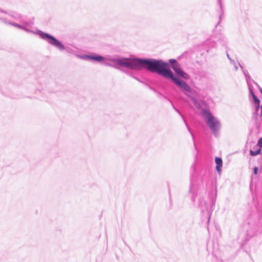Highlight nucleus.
Listing matches in <instances>:
<instances>
[{
	"instance_id": "obj_3",
	"label": "nucleus",
	"mask_w": 262,
	"mask_h": 262,
	"mask_svg": "<svg viewBox=\"0 0 262 262\" xmlns=\"http://www.w3.org/2000/svg\"><path fill=\"white\" fill-rule=\"evenodd\" d=\"M201 114L213 135L215 137H217L219 135V130L221 127V124L219 120L215 118L207 110H202Z\"/></svg>"
},
{
	"instance_id": "obj_2",
	"label": "nucleus",
	"mask_w": 262,
	"mask_h": 262,
	"mask_svg": "<svg viewBox=\"0 0 262 262\" xmlns=\"http://www.w3.org/2000/svg\"><path fill=\"white\" fill-rule=\"evenodd\" d=\"M106 60L113 63L106 62L105 65L117 68L120 66L132 70H140L143 68L147 70L149 59H142L139 58H116L108 57Z\"/></svg>"
},
{
	"instance_id": "obj_22",
	"label": "nucleus",
	"mask_w": 262,
	"mask_h": 262,
	"mask_svg": "<svg viewBox=\"0 0 262 262\" xmlns=\"http://www.w3.org/2000/svg\"><path fill=\"white\" fill-rule=\"evenodd\" d=\"M222 166H219V165H216V171L218 172H220L221 171V167H222Z\"/></svg>"
},
{
	"instance_id": "obj_4",
	"label": "nucleus",
	"mask_w": 262,
	"mask_h": 262,
	"mask_svg": "<svg viewBox=\"0 0 262 262\" xmlns=\"http://www.w3.org/2000/svg\"><path fill=\"white\" fill-rule=\"evenodd\" d=\"M256 212L255 214V225L251 229L248 230L247 235L250 237L257 235L261 232L260 227L262 225V205L256 206Z\"/></svg>"
},
{
	"instance_id": "obj_28",
	"label": "nucleus",
	"mask_w": 262,
	"mask_h": 262,
	"mask_svg": "<svg viewBox=\"0 0 262 262\" xmlns=\"http://www.w3.org/2000/svg\"><path fill=\"white\" fill-rule=\"evenodd\" d=\"M218 2L220 4L221 3V0H218Z\"/></svg>"
},
{
	"instance_id": "obj_1",
	"label": "nucleus",
	"mask_w": 262,
	"mask_h": 262,
	"mask_svg": "<svg viewBox=\"0 0 262 262\" xmlns=\"http://www.w3.org/2000/svg\"><path fill=\"white\" fill-rule=\"evenodd\" d=\"M147 70L172 82H184V80L190 79L189 75L181 67L173 68L172 71L169 68L168 63L161 59H149Z\"/></svg>"
},
{
	"instance_id": "obj_13",
	"label": "nucleus",
	"mask_w": 262,
	"mask_h": 262,
	"mask_svg": "<svg viewBox=\"0 0 262 262\" xmlns=\"http://www.w3.org/2000/svg\"><path fill=\"white\" fill-rule=\"evenodd\" d=\"M0 19L2 20L5 24H9L10 25L13 26L14 27H16L21 29H24L23 26H22L20 25H19L18 24L14 23H11V22H7L5 19H3V18H0Z\"/></svg>"
},
{
	"instance_id": "obj_20",
	"label": "nucleus",
	"mask_w": 262,
	"mask_h": 262,
	"mask_svg": "<svg viewBox=\"0 0 262 262\" xmlns=\"http://www.w3.org/2000/svg\"><path fill=\"white\" fill-rule=\"evenodd\" d=\"M248 86H249L250 94L252 97H253V96L255 95V94L254 93V92H253L252 89L250 88V86L249 85H248Z\"/></svg>"
},
{
	"instance_id": "obj_5",
	"label": "nucleus",
	"mask_w": 262,
	"mask_h": 262,
	"mask_svg": "<svg viewBox=\"0 0 262 262\" xmlns=\"http://www.w3.org/2000/svg\"><path fill=\"white\" fill-rule=\"evenodd\" d=\"M177 86L188 97L191 98L192 103L197 108H200L201 107V102L198 101L195 96L198 95L196 91L192 90L187 83H175Z\"/></svg>"
},
{
	"instance_id": "obj_21",
	"label": "nucleus",
	"mask_w": 262,
	"mask_h": 262,
	"mask_svg": "<svg viewBox=\"0 0 262 262\" xmlns=\"http://www.w3.org/2000/svg\"><path fill=\"white\" fill-rule=\"evenodd\" d=\"M258 170V168L257 167H255L253 169V173L254 174L256 175L257 174Z\"/></svg>"
},
{
	"instance_id": "obj_19",
	"label": "nucleus",
	"mask_w": 262,
	"mask_h": 262,
	"mask_svg": "<svg viewBox=\"0 0 262 262\" xmlns=\"http://www.w3.org/2000/svg\"><path fill=\"white\" fill-rule=\"evenodd\" d=\"M256 145L260 148H262V138L259 139Z\"/></svg>"
},
{
	"instance_id": "obj_11",
	"label": "nucleus",
	"mask_w": 262,
	"mask_h": 262,
	"mask_svg": "<svg viewBox=\"0 0 262 262\" xmlns=\"http://www.w3.org/2000/svg\"><path fill=\"white\" fill-rule=\"evenodd\" d=\"M168 64L169 63L171 64V68L173 70V68L174 67H180V64L179 62L174 59H170L168 60Z\"/></svg>"
},
{
	"instance_id": "obj_6",
	"label": "nucleus",
	"mask_w": 262,
	"mask_h": 262,
	"mask_svg": "<svg viewBox=\"0 0 262 262\" xmlns=\"http://www.w3.org/2000/svg\"><path fill=\"white\" fill-rule=\"evenodd\" d=\"M36 33L41 39L45 40L49 44L56 48L58 50L61 51L65 50L64 46L59 40L50 34L45 33L41 30H37Z\"/></svg>"
},
{
	"instance_id": "obj_12",
	"label": "nucleus",
	"mask_w": 262,
	"mask_h": 262,
	"mask_svg": "<svg viewBox=\"0 0 262 262\" xmlns=\"http://www.w3.org/2000/svg\"><path fill=\"white\" fill-rule=\"evenodd\" d=\"M216 41L220 42L223 46L226 44V38L221 33L219 34V36L217 37Z\"/></svg>"
},
{
	"instance_id": "obj_24",
	"label": "nucleus",
	"mask_w": 262,
	"mask_h": 262,
	"mask_svg": "<svg viewBox=\"0 0 262 262\" xmlns=\"http://www.w3.org/2000/svg\"><path fill=\"white\" fill-rule=\"evenodd\" d=\"M227 58H228V59L230 61V63H231V61H234L233 60H232L229 56V55L227 53Z\"/></svg>"
},
{
	"instance_id": "obj_26",
	"label": "nucleus",
	"mask_w": 262,
	"mask_h": 262,
	"mask_svg": "<svg viewBox=\"0 0 262 262\" xmlns=\"http://www.w3.org/2000/svg\"><path fill=\"white\" fill-rule=\"evenodd\" d=\"M0 12H2V13H6V11H5L4 10H1V9H0Z\"/></svg>"
},
{
	"instance_id": "obj_16",
	"label": "nucleus",
	"mask_w": 262,
	"mask_h": 262,
	"mask_svg": "<svg viewBox=\"0 0 262 262\" xmlns=\"http://www.w3.org/2000/svg\"><path fill=\"white\" fill-rule=\"evenodd\" d=\"M215 162L216 165L222 166V160L220 158L216 157L215 159Z\"/></svg>"
},
{
	"instance_id": "obj_23",
	"label": "nucleus",
	"mask_w": 262,
	"mask_h": 262,
	"mask_svg": "<svg viewBox=\"0 0 262 262\" xmlns=\"http://www.w3.org/2000/svg\"><path fill=\"white\" fill-rule=\"evenodd\" d=\"M22 29L25 30L27 32H32V31L30 29H27L24 27V29Z\"/></svg>"
},
{
	"instance_id": "obj_15",
	"label": "nucleus",
	"mask_w": 262,
	"mask_h": 262,
	"mask_svg": "<svg viewBox=\"0 0 262 262\" xmlns=\"http://www.w3.org/2000/svg\"><path fill=\"white\" fill-rule=\"evenodd\" d=\"M261 152V148H259L256 151H253L252 150H250V154L252 156H256L259 155Z\"/></svg>"
},
{
	"instance_id": "obj_8",
	"label": "nucleus",
	"mask_w": 262,
	"mask_h": 262,
	"mask_svg": "<svg viewBox=\"0 0 262 262\" xmlns=\"http://www.w3.org/2000/svg\"><path fill=\"white\" fill-rule=\"evenodd\" d=\"M230 65L233 66L235 71H237L238 67H239L245 76L246 82H251V80H252L251 76L249 75L248 71L244 69V68L239 64V63H236L234 60L231 61Z\"/></svg>"
},
{
	"instance_id": "obj_7",
	"label": "nucleus",
	"mask_w": 262,
	"mask_h": 262,
	"mask_svg": "<svg viewBox=\"0 0 262 262\" xmlns=\"http://www.w3.org/2000/svg\"><path fill=\"white\" fill-rule=\"evenodd\" d=\"M78 57L79 58L84 60L95 61L99 62H101L105 59V58L104 57L97 54H84L82 55H78Z\"/></svg>"
},
{
	"instance_id": "obj_10",
	"label": "nucleus",
	"mask_w": 262,
	"mask_h": 262,
	"mask_svg": "<svg viewBox=\"0 0 262 262\" xmlns=\"http://www.w3.org/2000/svg\"><path fill=\"white\" fill-rule=\"evenodd\" d=\"M169 101L170 103H171V104L172 105V107L173 108V109H174V110H175V111H176V112H177V113L180 115V116L181 117V118L183 119V121H184V123L185 124V125H186V127H187V128L188 130V131H189V132L190 133V134H191V136H192V139H193V142H194L193 135V134L192 133V132H191V130H190V128H189V126H188V124H187V123L186 122V121H185V119H184V116H183V115H182V114L179 112V111L177 108H176L174 107V106L173 105V104H172V102H171L170 100H169Z\"/></svg>"
},
{
	"instance_id": "obj_18",
	"label": "nucleus",
	"mask_w": 262,
	"mask_h": 262,
	"mask_svg": "<svg viewBox=\"0 0 262 262\" xmlns=\"http://www.w3.org/2000/svg\"><path fill=\"white\" fill-rule=\"evenodd\" d=\"M255 112L256 113H257L259 109H260V107L261 106V105L260 104V102H258V103H255Z\"/></svg>"
},
{
	"instance_id": "obj_25",
	"label": "nucleus",
	"mask_w": 262,
	"mask_h": 262,
	"mask_svg": "<svg viewBox=\"0 0 262 262\" xmlns=\"http://www.w3.org/2000/svg\"><path fill=\"white\" fill-rule=\"evenodd\" d=\"M259 116H260V117H262V105H261V106L260 107V113Z\"/></svg>"
},
{
	"instance_id": "obj_14",
	"label": "nucleus",
	"mask_w": 262,
	"mask_h": 262,
	"mask_svg": "<svg viewBox=\"0 0 262 262\" xmlns=\"http://www.w3.org/2000/svg\"><path fill=\"white\" fill-rule=\"evenodd\" d=\"M189 192V193H192V196H191L192 201L193 202H194L195 200V196L196 195V192H195V190H194L192 188V183H191L190 185Z\"/></svg>"
},
{
	"instance_id": "obj_17",
	"label": "nucleus",
	"mask_w": 262,
	"mask_h": 262,
	"mask_svg": "<svg viewBox=\"0 0 262 262\" xmlns=\"http://www.w3.org/2000/svg\"><path fill=\"white\" fill-rule=\"evenodd\" d=\"M252 98L253 99V102L254 103H258V102H260L259 99L257 97V96L255 95L253 96Z\"/></svg>"
},
{
	"instance_id": "obj_9",
	"label": "nucleus",
	"mask_w": 262,
	"mask_h": 262,
	"mask_svg": "<svg viewBox=\"0 0 262 262\" xmlns=\"http://www.w3.org/2000/svg\"><path fill=\"white\" fill-rule=\"evenodd\" d=\"M200 206L201 209V210L203 213H207L208 215L209 214V212L208 211V205L207 202L204 200H202L200 201Z\"/></svg>"
},
{
	"instance_id": "obj_27",
	"label": "nucleus",
	"mask_w": 262,
	"mask_h": 262,
	"mask_svg": "<svg viewBox=\"0 0 262 262\" xmlns=\"http://www.w3.org/2000/svg\"><path fill=\"white\" fill-rule=\"evenodd\" d=\"M260 93H261V94H262V89H261V88H260Z\"/></svg>"
}]
</instances>
